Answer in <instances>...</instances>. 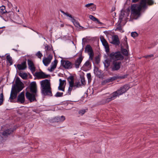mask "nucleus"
Here are the masks:
<instances>
[{"mask_svg":"<svg viewBox=\"0 0 158 158\" xmlns=\"http://www.w3.org/2000/svg\"><path fill=\"white\" fill-rule=\"evenodd\" d=\"M122 16V14H120L119 15V20L118 21V22L119 23L118 24L117 26V29H118L119 31H121L122 30L121 25V23L122 22V20L123 19L122 17H121Z\"/></svg>","mask_w":158,"mask_h":158,"instance_id":"nucleus-23","label":"nucleus"},{"mask_svg":"<svg viewBox=\"0 0 158 158\" xmlns=\"http://www.w3.org/2000/svg\"><path fill=\"white\" fill-rule=\"evenodd\" d=\"M63 93L62 92H57L56 94L54 95V96L56 97H61L63 96Z\"/></svg>","mask_w":158,"mask_h":158,"instance_id":"nucleus-38","label":"nucleus"},{"mask_svg":"<svg viewBox=\"0 0 158 158\" xmlns=\"http://www.w3.org/2000/svg\"><path fill=\"white\" fill-rule=\"evenodd\" d=\"M104 67L106 68H107L110 65L107 64L106 65L105 63H104Z\"/></svg>","mask_w":158,"mask_h":158,"instance_id":"nucleus-62","label":"nucleus"},{"mask_svg":"<svg viewBox=\"0 0 158 158\" xmlns=\"http://www.w3.org/2000/svg\"><path fill=\"white\" fill-rule=\"evenodd\" d=\"M6 16L8 18H9L11 19H15L14 13L13 11H9L6 12L5 13Z\"/></svg>","mask_w":158,"mask_h":158,"instance_id":"nucleus-24","label":"nucleus"},{"mask_svg":"<svg viewBox=\"0 0 158 158\" xmlns=\"http://www.w3.org/2000/svg\"><path fill=\"white\" fill-rule=\"evenodd\" d=\"M45 51L46 53V55H47L49 53V52L51 51L50 46L46 44L45 46Z\"/></svg>","mask_w":158,"mask_h":158,"instance_id":"nucleus-32","label":"nucleus"},{"mask_svg":"<svg viewBox=\"0 0 158 158\" xmlns=\"http://www.w3.org/2000/svg\"><path fill=\"white\" fill-rule=\"evenodd\" d=\"M138 35V34L136 31L132 32L131 33V36L133 38L137 36Z\"/></svg>","mask_w":158,"mask_h":158,"instance_id":"nucleus-40","label":"nucleus"},{"mask_svg":"<svg viewBox=\"0 0 158 158\" xmlns=\"http://www.w3.org/2000/svg\"><path fill=\"white\" fill-rule=\"evenodd\" d=\"M10 101L11 102H18L20 103H23L25 101V98L22 96L18 95L17 97V100L16 101L13 100H11L9 98Z\"/></svg>","mask_w":158,"mask_h":158,"instance_id":"nucleus-15","label":"nucleus"},{"mask_svg":"<svg viewBox=\"0 0 158 158\" xmlns=\"http://www.w3.org/2000/svg\"><path fill=\"white\" fill-rule=\"evenodd\" d=\"M65 119V117L63 115L61 116H56L52 119V121L53 123H58L63 121Z\"/></svg>","mask_w":158,"mask_h":158,"instance_id":"nucleus-16","label":"nucleus"},{"mask_svg":"<svg viewBox=\"0 0 158 158\" xmlns=\"http://www.w3.org/2000/svg\"><path fill=\"white\" fill-rule=\"evenodd\" d=\"M19 95L25 97V94L24 91L20 93L19 94Z\"/></svg>","mask_w":158,"mask_h":158,"instance_id":"nucleus-58","label":"nucleus"},{"mask_svg":"<svg viewBox=\"0 0 158 158\" xmlns=\"http://www.w3.org/2000/svg\"><path fill=\"white\" fill-rule=\"evenodd\" d=\"M29 91H27L25 93L26 98L30 102H32L36 101V97L38 96L37 87L36 82H31L28 85Z\"/></svg>","mask_w":158,"mask_h":158,"instance_id":"nucleus-2","label":"nucleus"},{"mask_svg":"<svg viewBox=\"0 0 158 158\" xmlns=\"http://www.w3.org/2000/svg\"><path fill=\"white\" fill-rule=\"evenodd\" d=\"M111 60H110L111 61ZM105 63L106 64H107L110 65V61L108 59H106L105 60Z\"/></svg>","mask_w":158,"mask_h":158,"instance_id":"nucleus-54","label":"nucleus"},{"mask_svg":"<svg viewBox=\"0 0 158 158\" xmlns=\"http://www.w3.org/2000/svg\"><path fill=\"white\" fill-rule=\"evenodd\" d=\"M89 18L91 20L94 21H96V20L97 19V18L91 15H89Z\"/></svg>","mask_w":158,"mask_h":158,"instance_id":"nucleus-42","label":"nucleus"},{"mask_svg":"<svg viewBox=\"0 0 158 158\" xmlns=\"http://www.w3.org/2000/svg\"><path fill=\"white\" fill-rule=\"evenodd\" d=\"M153 0H141L140 4L142 5L143 9L145 10L148 8V6H152L154 4Z\"/></svg>","mask_w":158,"mask_h":158,"instance_id":"nucleus-9","label":"nucleus"},{"mask_svg":"<svg viewBox=\"0 0 158 158\" xmlns=\"http://www.w3.org/2000/svg\"><path fill=\"white\" fill-rule=\"evenodd\" d=\"M73 85L69 84V86L68 88V92L67 93V94H68L69 95H71V92L72 90L73 89Z\"/></svg>","mask_w":158,"mask_h":158,"instance_id":"nucleus-33","label":"nucleus"},{"mask_svg":"<svg viewBox=\"0 0 158 158\" xmlns=\"http://www.w3.org/2000/svg\"><path fill=\"white\" fill-rule=\"evenodd\" d=\"M60 62L61 66L66 69H70L73 67V64L69 60L62 59Z\"/></svg>","mask_w":158,"mask_h":158,"instance_id":"nucleus-10","label":"nucleus"},{"mask_svg":"<svg viewBox=\"0 0 158 158\" xmlns=\"http://www.w3.org/2000/svg\"><path fill=\"white\" fill-rule=\"evenodd\" d=\"M53 58L52 55L49 54L47 57H44L43 59V62L45 66H47L51 63Z\"/></svg>","mask_w":158,"mask_h":158,"instance_id":"nucleus-12","label":"nucleus"},{"mask_svg":"<svg viewBox=\"0 0 158 158\" xmlns=\"http://www.w3.org/2000/svg\"><path fill=\"white\" fill-rule=\"evenodd\" d=\"M98 72L99 73L98 74V73L95 74L96 76H97L99 78H103V76L101 75L102 73V70L100 69H98V70L96 71V72Z\"/></svg>","mask_w":158,"mask_h":158,"instance_id":"nucleus-35","label":"nucleus"},{"mask_svg":"<svg viewBox=\"0 0 158 158\" xmlns=\"http://www.w3.org/2000/svg\"><path fill=\"white\" fill-rule=\"evenodd\" d=\"M103 32L106 34V35L109 34V31H104Z\"/></svg>","mask_w":158,"mask_h":158,"instance_id":"nucleus-63","label":"nucleus"},{"mask_svg":"<svg viewBox=\"0 0 158 158\" xmlns=\"http://www.w3.org/2000/svg\"><path fill=\"white\" fill-rule=\"evenodd\" d=\"M100 39L102 43V45L104 46L109 44L103 36H101Z\"/></svg>","mask_w":158,"mask_h":158,"instance_id":"nucleus-28","label":"nucleus"},{"mask_svg":"<svg viewBox=\"0 0 158 158\" xmlns=\"http://www.w3.org/2000/svg\"><path fill=\"white\" fill-rule=\"evenodd\" d=\"M93 64H94V74H96V71L98 70L99 69V68L98 67L96 66H95L94 65V62H93Z\"/></svg>","mask_w":158,"mask_h":158,"instance_id":"nucleus-46","label":"nucleus"},{"mask_svg":"<svg viewBox=\"0 0 158 158\" xmlns=\"http://www.w3.org/2000/svg\"><path fill=\"white\" fill-rule=\"evenodd\" d=\"M87 42V40L86 38H83L82 40V44H83L84 43H85Z\"/></svg>","mask_w":158,"mask_h":158,"instance_id":"nucleus-57","label":"nucleus"},{"mask_svg":"<svg viewBox=\"0 0 158 158\" xmlns=\"http://www.w3.org/2000/svg\"><path fill=\"white\" fill-rule=\"evenodd\" d=\"M16 130V128H10L2 132H0V143L4 141V137H7L8 135L12 134Z\"/></svg>","mask_w":158,"mask_h":158,"instance_id":"nucleus-7","label":"nucleus"},{"mask_svg":"<svg viewBox=\"0 0 158 158\" xmlns=\"http://www.w3.org/2000/svg\"><path fill=\"white\" fill-rule=\"evenodd\" d=\"M80 78H81V84L83 85H85L86 84V83L84 76L80 75Z\"/></svg>","mask_w":158,"mask_h":158,"instance_id":"nucleus-34","label":"nucleus"},{"mask_svg":"<svg viewBox=\"0 0 158 158\" xmlns=\"http://www.w3.org/2000/svg\"><path fill=\"white\" fill-rule=\"evenodd\" d=\"M128 75V74H126L123 75H121L120 76H119V75L114 76L110 78H107V80L108 82L109 83L110 82H112L115 80H122L125 79L127 78Z\"/></svg>","mask_w":158,"mask_h":158,"instance_id":"nucleus-11","label":"nucleus"},{"mask_svg":"<svg viewBox=\"0 0 158 158\" xmlns=\"http://www.w3.org/2000/svg\"><path fill=\"white\" fill-rule=\"evenodd\" d=\"M71 19V21L73 23L74 25L76 27H81V29L84 28L83 27L81 26L79 23L76 20L74 19L73 17H72V18Z\"/></svg>","mask_w":158,"mask_h":158,"instance_id":"nucleus-26","label":"nucleus"},{"mask_svg":"<svg viewBox=\"0 0 158 158\" xmlns=\"http://www.w3.org/2000/svg\"><path fill=\"white\" fill-rule=\"evenodd\" d=\"M18 75L23 79L26 80L27 78L28 75L26 73H22L19 72H18Z\"/></svg>","mask_w":158,"mask_h":158,"instance_id":"nucleus-27","label":"nucleus"},{"mask_svg":"<svg viewBox=\"0 0 158 158\" xmlns=\"http://www.w3.org/2000/svg\"><path fill=\"white\" fill-rule=\"evenodd\" d=\"M110 43L115 45H119L120 43V42L118 35H114L113 36L112 41Z\"/></svg>","mask_w":158,"mask_h":158,"instance_id":"nucleus-17","label":"nucleus"},{"mask_svg":"<svg viewBox=\"0 0 158 158\" xmlns=\"http://www.w3.org/2000/svg\"><path fill=\"white\" fill-rule=\"evenodd\" d=\"M64 86H61V85H59V86L58 87V89L59 90H61V89L63 88Z\"/></svg>","mask_w":158,"mask_h":158,"instance_id":"nucleus-60","label":"nucleus"},{"mask_svg":"<svg viewBox=\"0 0 158 158\" xmlns=\"http://www.w3.org/2000/svg\"><path fill=\"white\" fill-rule=\"evenodd\" d=\"M57 63L58 61L55 58L54 61L52 62L51 63V68L49 69V68H48V70L50 72H52L56 68Z\"/></svg>","mask_w":158,"mask_h":158,"instance_id":"nucleus-19","label":"nucleus"},{"mask_svg":"<svg viewBox=\"0 0 158 158\" xmlns=\"http://www.w3.org/2000/svg\"><path fill=\"white\" fill-rule=\"evenodd\" d=\"M83 50V48H82V49L80 51V52H78L79 54V57L81 58H84V56H82V52Z\"/></svg>","mask_w":158,"mask_h":158,"instance_id":"nucleus-44","label":"nucleus"},{"mask_svg":"<svg viewBox=\"0 0 158 158\" xmlns=\"http://www.w3.org/2000/svg\"><path fill=\"white\" fill-rule=\"evenodd\" d=\"M28 68L30 70L33 75L38 79L50 78L51 76L49 74H47L41 70L39 72H36L34 74L33 73L35 71V67L32 60H27Z\"/></svg>","mask_w":158,"mask_h":158,"instance_id":"nucleus-3","label":"nucleus"},{"mask_svg":"<svg viewBox=\"0 0 158 158\" xmlns=\"http://www.w3.org/2000/svg\"><path fill=\"white\" fill-rule=\"evenodd\" d=\"M154 56V55L153 54H151L150 55H147L144 56V57L145 58H148L149 57H153Z\"/></svg>","mask_w":158,"mask_h":158,"instance_id":"nucleus-53","label":"nucleus"},{"mask_svg":"<svg viewBox=\"0 0 158 158\" xmlns=\"http://www.w3.org/2000/svg\"><path fill=\"white\" fill-rule=\"evenodd\" d=\"M130 10H131V8H130V7H128L126 9L127 13H128V14H129L130 12Z\"/></svg>","mask_w":158,"mask_h":158,"instance_id":"nucleus-59","label":"nucleus"},{"mask_svg":"<svg viewBox=\"0 0 158 158\" xmlns=\"http://www.w3.org/2000/svg\"><path fill=\"white\" fill-rule=\"evenodd\" d=\"M6 59L7 61H8L10 64V65L13 64L12 59L11 57H10V55L8 54H6Z\"/></svg>","mask_w":158,"mask_h":158,"instance_id":"nucleus-29","label":"nucleus"},{"mask_svg":"<svg viewBox=\"0 0 158 158\" xmlns=\"http://www.w3.org/2000/svg\"><path fill=\"white\" fill-rule=\"evenodd\" d=\"M26 61L27 59L25 58L24 60L21 64H17V69L19 70H25L27 68Z\"/></svg>","mask_w":158,"mask_h":158,"instance_id":"nucleus-13","label":"nucleus"},{"mask_svg":"<svg viewBox=\"0 0 158 158\" xmlns=\"http://www.w3.org/2000/svg\"><path fill=\"white\" fill-rule=\"evenodd\" d=\"M40 83L42 88V94L44 96H52L53 94L51 87L50 80L46 79L41 81Z\"/></svg>","mask_w":158,"mask_h":158,"instance_id":"nucleus-4","label":"nucleus"},{"mask_svg":"<svg viewBox=\"0 0 158 158\" xmlns=\"http://www.w3.org/2000/svg\"><path fill=\"white\" fill-rule=\"evenodd\" d=\"M92 5H94V4L93 3H89L86 4L85 5V6L86 7H89L91 6H92Z\"/></svg>","mask_w":158,"mask_h":158,"instance_id":"nucleus-56","label":"nucleus"},{"mask_svg":"<svg viewBox=\"0 0 158 158\" xmlns=\"http://www.w3.org/2000/svg\"><path fill=\"white\" fill-rule=\"evenodd\" d=\"M83 59V58L78 57L75 60L74 64L76 68L78 69L79 68V66L82 62Z\"/></svg>","mask_w":158,"mask_h":158,"instance_id":"nucleus-22","label":"nucleus"},{"mask_svg":"<svg viewBox=\"0 0 158 158\" xmlns=\"http://www.w3.org/2000/svg\"><path fill=\"white\" fill-rule=\"evenodd\" d=\"M129 88L130 86L129 85L126 84L121 87L116 91L114 92V93L117 96H119L126 92Z\"/></svg>","mask_w":158,"mask_h":158,"instance_id":"nucleus-8","label":"nucleus"},{"mask_svg":"<svg viewBox=\"0 0 158 158\" xmlns=\"http://www.w3.org/2000/svg\"><path fill=\"white\" fill-rule=\"evenodd\" d=\"M15 83L12 85L10 97V99L11 100H14L16 98L18 94L25 87L24 84L21 81L18 77L16 78Z\"/></svg>","mask_w":158,"mask_h":158,"instance_id":"nucleus-1","label":"nucleus"},{"mask_svg":"<svg viewBox=\"0 0 158 158\" xmlns=\"http://www.w3.org/2000/svg\"><path fill=\"white\" fill-rule=\"evenodd\" d=\"M59 81L60 82L59 85L63 86L64 85V83L61 81H62V80L61 79H59Z\"/></svg>","mask_w":158,"mask_h":158,"instance_id":"nucleus-55","label":"nucleus"},{"mask_svg":"<svg viewBox=\"0 0 158 158\" xmlns=\"http://www.w3.org/2000/svg\"><path fill=\"white\" fill-rule=\"evenodd\" d=\"M142 9H143L142 5L140 4V2L139 4H134L131 5V14L134 16H137V18H135V19H137L140 17Z\"/></svg>","mask_w":158,"mask_h":158,"instance_id":"nucleus-5","label":"nucleus"},{"mask_svg":"<svg viewBox=\"0 0 158 158\" xmlns=\"http://www.w3.org/2000/svg\"><path fill=\"white\" fill-rule=\"evenodd\" d=\"M6 10H5V7L4 6H2L0 7V13L2 15L5 14Z\"/></svg>","mask_w":158,"mask_h":158,"instance_id":"nucleus-31","label":"nucleus"},{"mask_svg":"<svg viewBox=\"0 0 158 158\" xmlns=\"http://www.w3.org/2000/svg\"><path fill=\"white\" fill-rule=\"evenodd\" d=\"M117 96L116 94L114 92L110 95V97L106 99L105 100V103H108L111 101L114 100L115 97Z\"/></svg>","mask_w":158,"mask_h":158,"instance_id":"nucleus-21","label":"nucleus"},{"mask_svg":"<svg viewBox=\"0 0 158 158\" xmlns=\"http://www.w3.org/2000/svg\"><path fill=\"white\" fill-rule=\"evenodd\" d=\"M89 65H90V66H91V63L89 61V60H87L84 65V66H85L86 67H88Z\"/></svg>","mask_w":158,"mask_h":158,"instance_id":"nucleus-43","label":"nucleus"},{"mask_svg":"<svg viewBox=\"0 0 158 158\" xmlns=\"http://www.w3.org/2000/svg\"><path fill=\"white\" fill-rule=\"evenodd\" d=\"M95 63L97 64H98L99 63L100 60L99 56H97L95 57Z\"/></svg>","mask_w":158,"mask_h":158,"instance_id":"nucleus-37","label":"nucleus"},{"mask_svg":"<svg viewBox=\"0 0 158 158\" xmlns=\"http://www.w3.org/2000/svg\"><path fill=\"white\" fill-rule=\"evenodd\" d=\"M3 87L2 90V93L0 94V106L3 104V101L4 100V96L3 93Z\"/></svg>","mask_w":158,"mask_h":158,"instance_id":"nucleus-30","label":"nucleus"},{"mask_svg":"<svg viewBox=\"0 0 158 158\" xmlns=\"http://www.w3.org/2000/svg\"><path fill=\"white\" fill-rule=\"evenodd\" d=\"M70 76L67 78V81L69 84L73 85L74 84V76H76L75 74H73L69 73Z\"/></svg>","mask_w":158,"mask_h":158,"instance_id":"nucleus-18","label":"nucleus"},{"mask_svg":"<svg viewBox=\"0 0 158 158\" xmlns=\"http://www.w3.org/2000/svg\"><path fill=\"white\" fill-rule=\"evenodd\" d=\"M35 55L39 58H41L43 56L42 54L39 51L35 54Z\"/></svg>","mask_w":158,"mask_h":158,"instance_id":"nucleus-41","label":"nucleus"},{"mask_svg":"<svg viewBox=\"0 0 158 158\" xmlns=\"http://www.w3.org/2000/svg\"><path fill=\"white\" fill-rule=\"evenodd\" d=\"M110 60L114 61L122 60L124 57L121 53L120 51H118L115 52H112L109 55Z\"/></svg>","mask_w":158,"mask_h":158,"instance_id":"nucleus-6","label":"nucleus"},{"mask_svg":"<svg viewBox=\"0 0 158 158\" xmlns=\"http://www.w3.org/2000/svg\"><path fill=\"white\" fill-rule=\"evenodd\" d=\"M87 51V52L89 53H92L94 52L93 49L91 46L89 44H87L85 47V52H86Z\"/></svg>","mask_w":158,"mask_h":158,"instance_id":"nucleus-25","label":"nucleus"},{"mask_svg":"<svg viewBox=\"0 0 158 158\" xmlns=\"http://www.w3.org/2000/svg\"><path fill=\"white\" fill-rule=\"evenodd\" d=\"M93 6H91L90 8L91 9H92L93 11H95L96 8V6L94 4V5H92Z\"/></svg>","mask_w":158,"mask_h":158,"instance_id":"nucleus-50","label":"nucleus"},{"mask_svg":"<svg viewBox=\"0 0 158 158\" xmlns=\"http://www.w3.org/2000/svg\"><path fill=\"white\" fill-rule=\"evenodd\" d=\"M65 86L64 85V86L63 87V88L61 89V90L63 92H64L65 91Z\"/></svg>","mask_w":158,"mask_h":158,"instance_id":"nucleus-64","label":"nucleus"},{"mask_svg":"<svg viewBox=\"0 0 158 158\" xmlns=\"http://www.w3.org/2000/svg\"><path fill=\"white\" fill-rule=\"evenodd\" d=\"M85 112V109H83L79 110L78 113L80 114L83 115Z\"/></svg>","mask_w":158,"mask_h":158,"instance_id":"nucleus-45","label":"nucleus"},{"mask_svg":"<svg viewBox=\"0 0 158 158\" xmlns=\"http://www.w3.org/2000/svg\"><path fill=\"white\" fill-rule=\"evenodd\" d=\"M105 49V51L106 53H107V54L108 55H109V53H108L110 51V48L109 47V44H108L106 45L105 46H104Z\"/></svg>","mask_w":158,"mask_h":158,"instance_id":"nucleus-39","label":"nucleus"},{"mask_svg":"<svg viewBox=\"0 0 158 158\" xmlns=\"http://www.w3.org/2000/svg\"><path fill=\"white\" fill-rule=\"evenodd\" d=\"M87 77L88 80L91 79V73H89L87 74Z\"/></svg>","mask_w":158,"mask_h":158,"instance_id":"nucleus-51","label":"nucleus"},{"mask_svg":"<svg viewBox=\"0 0 158 158\" xmlns=\"http://www.w3.org/2000/svg\"><path fill=\"white\" fill-rule=\"evenodd\" d=\"M121 46V53H122L123 55L125 56H127L129 55L128 51L129 50H128V49H127L124 48L122 44H121L120 45Z\"/></svg>","mask_w":158,"mask_h":158,"instance_id":"nucleus-20","label":"nucleus"},{"mask_svg":"<svg viewBox=\"0 0 158 158\" xmlns=\"http://www.w3.org/2000/svg\"><path fill=\"white\" fill-rule=\"evenodd\" d=\"M75 84H76V86H77V88H79V87L83 85L82 84H81V83H80V82H76Z\"/></svg>","mask_w":158,"mask_h":158,"instance_id":"nucleus-49","label":"nucleus"},{"mask_svg":"<svg viewBox=\"0 0 158 158\" xmlns=\"http://www.w3.org/2000/svg\"><path fill=\"white\" fill-rule=\"evenodd\" d=\"M121 64V61H113L112 62L113 66L112 68V71H113L119 70L120 68Z\"/></svg>","mask_w":158,"mask_h":158,"instance_id":"nucleus-14","label":"nucleus"},{"mask_svg":"<svg viewBox=\"0 0 158 158\" xmlns=\"http://www.w3.org/2000/svg\"><path fill=\"white\" fill-rule=\"evenodd\" d=\"M140 1V0H132V2L133 3H136L138 2L139 1ZM141 0H140V1Z\"/></svg>","mask_w":158,"mask_h":158,"instance_id":"nucleus-61","label":"nucleus"},{"mask_svg":"<svg viewBox=\"0 0 158 158\" xmlns=\"http://www.w3.org/2000/svg\"><path fill=\"white\" fill-rule=\"evenodd\" d=\"M89 59L91 60H93L94 56V53H89Z\"/></svg>","mask_w":158,"mask_h":158,"instance_id":"nucleus-47","label":"nucleus"},{"mask_svg":"<svg viewBox=\"0 0 158 158\" xmlns=\"http://www.w3.org/2000/svg\"><path fill=\"white\" fill-rule=\"evenodd\" d=\"M60 11L64 15H66V16H67L68 17H70L71 18H72V16L71 14L68 13L67 12H65L64 11H63V10H60Z\"/></svg>","mask_w":158,"mask_h":158,"instance_id":"nucleus-36","label":"nucleus"},{"mask_svg":"<svg viewBox=\"0 0 158 158\" xmlns=\"http://www.w3.org/2000/svg\"><path fill=\"white\" fill-rule=\"evenodd\" d=\"M123 44L125 47V49H128V45L127 41H126V42H124L123 43Z\"/></svg>","mask_w":158,"mask_h":158,"instance_id":"nucleus-48","label":"nucleus"},{"mask_svg":"<svg viewBox=\"0 0 158 158\" xmlns=\"http://www.w3.org/2000/svg\"><path fill=\"white\" fill-rule=\"evenodd\" d=\"M108 83L107 82V79L104 80V81H103L101 82V84L102 85H104L106 84V83Z\"/></svg>","mask_w":158,"mask_h":158,"instance_id":"nucleus-52","label":"nucleus"}]
</instances>
